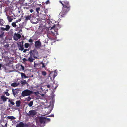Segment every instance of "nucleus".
Masks as SVG:
<instances>
[{
  "instance_id": "obj_1",
  "label": "nucleus",
  "mask_w": 127,
  "mask_h": 127,
  "mask_svg": "<svg viewBox=\"0 0 127 127\" xmlns=\"http://www.w3.org/2000/svg\"><path fill=\"white\" fill-rule=\"evenodd\" d=\"M33 91L27 89L22 92L21 94V95L23 97L30 95L32 94Z\"/></svg>"
},
{
  "instance_id": "obj_2",
  "label": "nucleus",
  "mask_w": 127,
  "mask_h": 127,
  "mask_svg": "<svg viewBox=\"0 0 127 127\" xmlns=\"http://www.w3.org/2000/svg\"><path fill=\"white\" fill-rule=\"evenodd\" d=\"M70 10L64 9L62 8V11L60 13V15L61 17H65L67 15V13Z\"/></svg>"
},
{
  "instance_id": "obj_3",
  "label": "nucleus",
  "mask_w": 127,
  "mask_h": 127,
  "mask_svg": "<svg viewBox=\"0 0 127 127\" xmlns=\"http://www.w3.org/2000/svg\"><path fill=\"white\" fill-rule=\"evenodd\" d=\"M64 6L62 7V8L70 10V5L69 2L68 1L66 0L64 1Z\"/></svg>"
},
{
  "instance_id": "obj_4",
  "label": "nucleus",
  "mask_w": 127,
  "mask_h": 127,
  "mask_svg": "<svg viewBox=\"0 0 127 127\" xmlns=\"http://www.w3.org/2000/svg\"><path fill=\"white\" fill-rule=\"evenodd\" d=\"M30 55L32 56L33 58L36 59L37 58L38 54V52L36 50H31L30 52Z\"/></svg>"
},
{
  "instance_id": "obj_5",
  "label": "nucleus",
  "mask_w": 127,
  "mask_h": 127,
  "mask_svg": "<svg viewBox=\"0 0 127 127\" xmlns=\"http://www.w3.org/2000/svg\"><path fill=\"white\" fill-rule=\"evenodd\" d=\"M36 113V111L32 110L29 111V113L26 114V116L33 117Z\"/></svg>"
},
{
  "instance_id": "obj_6",
  "label": "nucleus",
  "mask_w": 127,
  "mask_h": 127,
  "mask_svg": "<svg viewBox=\"0 0 127 127\" xmlns=\"http://www.w3.org/2000/svg\"><path fill=\"white\" fill-rule=\"evenodd\" d=\"M34 13L33 14V16L32 17L31 21L32 23L36 24L38 22V20L37 18H35Z\"/></svg>"
},
{
  "instance_id": "obj_7",
  "label": "nucleus",
  "mask_w": 127,
  "mask_h": 127,
  "mask_svg": "<svg viewBox=\"0 0 127 127\" xmlns=\"http://www.w3.org/2000/svg\"><path fill=\"white\" fill-rule=\"evenodd\" d=\"M41 43L39 40L36 41L35 42L34 45L37 49H39L41 46Z\"/></svg>"
},
{
  "instance_id": "obj_8",
  "label": "nucleus",
  "mask_w": 127,
  "mask_h": 127,
  "mask_svg": "<svg viewBox=\"0 0 127 127\" xmlns=\"http://www.w3.org/2000/svg\"><path fill=\"white\" fill-rule=\"evenodd\" d=\"M5 26L6 27L5 28L1 27H0L1 30L3 31H8L10 28V26L8 25H5Z\"/></svg>"
},
{
  "instance_id": "obj_9",
  "label": "nucleus",
  "mask_w": 127,
  "mask_h": 127,
  "mask_svg": "<svg viewBox=\"0 0 127 127\" xmlns=\"http://www.w3.org/2000/svg\"><path fill=\"white\" fill-rule=\"evenodd\" d=\"M21 37V35L19 34L16 33H15L14 36V39L15 40L17 41L20 39Z\"/></svg>"
},
{
  "instance_id": "obj_10",
  "label": "nucleus",
  "mask_w": 127,
  "mask_h": 127,
  "mask_svg": "<svg viewBox=\"0 0 127 127\" xmlns=\"http://www.w3.org/2000/svg\"><path fill=\"white\" fill-rule=\"evenodd\" d=\"M22 42V43L20 42H19V44H18V45L19 49L23 51L24 50V48L23 47V41Z\"/></svg>"
},
{
  "instance_id": "obj_11",
  "label": "nucleus",
  "mask_w": 127,
  "mask_h": 127,
  "mask_svg": "<svg viewBox=\"0 0 127 127\" xmlns=\"http://www.w3.org/2000/svg\"><path fill=\"white\" fill-rule=\"evenodd\" d=\"M46 118L44 117H41L39 118V121L41 124H44L45 122Z\"/></svg>"
},
{
  "instance_id": "obj_12",
  "label": "nucleus",
  "mask_w": 127,
  "mask_h": 127,
  "mask_svg": "<svg viewBox=\"0 0 127 127\" xmlns=\"http://www.w3.org/2000/svg\"><path fill=\"white\" fill-rule=\"evenodd\" d=\"M3 68L6 72H9L10 69V67L7 65H4L3 67Z\"/></svg>"
},
{
  "instance_id": "obj_13",
  "label": "nucleus",
  "mask_w": 127,
  "mask_h": 127,
  "mask_svg": "<svg viewBox=\"0 0 127 127\" xmlns=\"http://www.w3.org/2000/svg\"><path fill=\"white\" fill-rule=\"evenodd\" d=\"M24 124L22 122H20L19 124H17L16 127H25Z\"/></svg>"
},
{
  "instance_id": "obj_14",
  "label": "nucleus",
  "mask_w": 127,
  "mask_h": 127,
  "mask_svg": "<svg viewBox=\"0 0 127 127\" xmlns=\"http://www.w3.org/2000/svg\"><path fill=\"white\" fill-rule=\"evenodd\" d=\"M33 58L32 56L30 55V56L28 59V61L31 63L35 59H34V58Z\"/></svg>"
},
{
  "instance_id": "obj_15",
  "label": "nucleus",
  "mask_w": 127,
  "mask_h": 127,
  "mask_svg": "<svg viewBox=\"0 0 127 127\" xmlns=\"http://www.w3.org/2000/svg\"><path fill=\"white\" fill-rule=\"evenodd\" d=\"M1 99L2 100L3 102H5L7 101V99L8 98L7 97H5V96L4 95H2L1 96Z\"/></svg>"
},
{
  "instance_id": "obj_16",
  "label": "nucleus",
  "mask_w": 127,
  "mask_h": 127,
  "mask_svg": "<svg viewBox=\"0 0 127 127\" xmlns=\"http://www.w3.org/2000/svg\"><path fill=\"white\" fill-rule=\"evenodd\" d=\"M33 14H31L30 15L27 16L26 18V20L27 21L28 20H30L31 21V20H32V18L33 16Z\"/></svg>"
},
{
  "instance_id": "obj_17",
  "label": "nucleus",
  "mask_w": 127,
  "mask_h": 127,
  "mask_svg": "<svg viewBox=\"0 0 127 127\" xmlns=\"http://www.w3.org/2000/svg\"><path fill=\"white\" fill-rule=\"evenodd\" d=\"M19 73L21 74V78H28V77L26 76L24 73L20 72H19Z\"/></svg>"
},
{
  "instance_id": "obj_18",
  "label": "nucleus",
  "mask_w": 127,
  "mask_h": 127,
  "mask_svg": "<svg viewBox=\"0 0 127 127\" xmlns=\"http://www.w3.org/2000/svg\"><path fill=\"white\" fill-rule=\"evenodd\" d=\"M7 18L9 22H11L13 20V19L12 18V17L11 16H9L8 15H7Z\"/></svg>"
},
{
  "instance_id": "obj_19",
  "label": "nucleus",
  "mask_w": 127,
  "mask_h": 127,
  "mask_svg": "<svg viewBox=\"0 0 127 127\" xmlns=\"http://www.w3.org/2000/svg\"><path fill=\"white\" fill-rule=\"evenodd\" d=\"M19 69L20 70H23L24 69V67L22 64L18 66Z\"/></svg>"
},
{
  "instance_id": "obj_20",
  "label": "nucleus",
  "mask_w": 127,
  "mask_h": 127,
  "mask_svg": "<svg viewBox=\"0 0 127 127\" xmlns=\"http://www.w3.org/2000/svg\"><path fill=\"white\" fill-rule=\"evenodd\" d=\"M46 29H45V28H43V29H42V30H41L40 31L38 32H37V34H38V35H42V34H43V31H44V30H45Z\"/></svg>"
},
{
  "instance_id": "obj_21",
  "label": "nucleus",
  "mask_w": 127,
  "mask_h": 127,
  "mask_svg": "<svg viewBox=\"0 0 127 127\" xmlns=\"http://www.w3.org/2000/svg\"><path fill=\"white\" fill-rule=\"evenodd\" d=\"M12 92L13 94V95L14 96H15L16 94H18V91L17 90H16V89L14 90L13 89L12 90Z\"/></svg>"
},
{
  "instance_id": "obj_22",
  "label": "nucleus",
  "mask_w": 127,
  "mask_h": 127,
  "mask_svg": "<svg viewBox=\"0 0 127 127\" xmlns=\"http://www.w3.org/2000/svg\"><path fill=\"white\" fill-rule=\"evenodd\" d=\"M40 7L36 8L35 9L36 12H37V15H38L39 14V11H40Z\"/></svg>"
},
{
  "instance_id": "obj_23",
  "label": "nucleus",
  "mask_w": 127,
  "mask_h": 127,
  "mask_svg": "<svg viewBox=\"0 0 127 127\" xmlns=\"http://www.w3.org/2000/svg\"><path fill=\"white\" fill-rule=\"evenodd\" d=\"M4 23V21L2 19H0V25L3 26Z\"/></svg>"
},
{
  "instance_id": "obj_24",
  "label": "nucleus",
  "mask_w": 127,
  "mask_h": 127,
  "mask_svg": "<svg viewBox=\"0 0 127 127\" xmlns=\"http://www.w3.org/2000/svg\"><path fill=\"white\" fill-rule=\"evenodd\" d=\"M39 65H41L42 67V68H45V64L42 62H41L39 64Z\"/></svg>"
},
{
  "instance_id": "obj_25",
  "label": "nucleus",
  "mask_w": 127,
  "mask_h": 127,
  "mask_svg": "<svg viewBox=\"0 0 127 127\" xmlns=\"http://www.w3.org/2000/svg\"><path fill=\"white\" fill-rule=\"evenodd\" d=\"M18 84L16 83H12L11 86L13 87H15L18 86Z\"/></svg>"
},
{
  "instance_id": "obj_26",
  "label": "nucleus",
  "mask_w": 127,
  "mask_h": 127,
  "mask_svg": "<svg viewBox=\"0 0 127 127\" xmlns=\"http://www.w3.org/2000/svg\"><path fill=\"white\" fill-rule=\"evenodd\" d=\"M20 101H17L16 102V106L17 107H19L20 106Z\"/></svg>"
},
{
  "instance_id": "obj_27",
  "label": "nucleus",
  "mask_w": 127,
  "mask_h": 127,
  "mask_svg": "<svg viewBox=\"0 0 127 127\" xmlns=\"http://www.w3.org/2000/svg\"><path fill=\"white\" fill-rule=\"evenodd\" d=\"M8 118L9 119L11 120H14L15 119V118L13 116H8Z\"/></svg>"
},
{
  "instance_id": "obj_28",
  "label": "nucleus",
  "mask_w": 127,
  "mask_h": 127,
  "mask_svg": "<svg viewBox=\"0 0 127 127\" xmlns=\"http://www.w3.org/2000/svg\"><path fill=\"white\" fill-rule=\"evenodd\" d=\"M16 23L15 22H13L11 24L12 26L15 28L17 27L18 26L16 25Z\"/></svg>"
},
{
  "instance_id": "obj_29",
  "label": "nucleus",
  "mask_w": 127,
  "mask_h": 127,
  "mask_svg": "<svg viewBox=\"0 0 127 127\" xmlns=\"http://www.w3.org/2000/svg\"><path fill=\"white\" fill-rule=\"evenodd\" d=\"M30 45L29 43H26L25 44V46L26 48H28L29 46Z\"/></svg>"
},
{
  "instance_id": "obj_30",
  "label": "nucleus",
  "mask_w": 127,
  "mask_h": 127,
  "mask_svg": "<svg viewBox=\"0 0 127 127\" xmlns=\"http://www.w3.org/2000/svg\"><path fill=\"white\" fill-rule=\"evenodd\" d=\"M33 102L32 101H31L28 104V105L30 107H31L33 105Z\"/></svg>"
},
{
  "instance_id": "obj_31",
  "label": "nucleus",
  "mask_w": 127,
  "mask_h": 127,
  "mask_svg": "<svg viewBox=\"0 0 127 127\" xmlns=\"http://www.w3.org/2000/svg\"><path fill=\"white\" fill-rule=\"evenodd\" d=\"M42 74L43 75L45 76L46 74V73L45 71H43L42 72Z\"/></svg>"
},
{
  "instance_id": "obj_32",
  "label": "nucleus",
  "mask_w": 127,
  "mask_h": 127,
  "mask_svg": "<svg viewBox=\"0 0 127 127\" xmlns=\"http://www.w3.org/2000/svg\"><path fill=\"white\" fill-rule=\"evenodd\" d=\"M23 61L24 62H26L27 61H28V59H26L25 58H24L23 59Z\"/></svg>"
},
{
  "instance_id": "obj_33",
  "label": "nucleus",
  "mask_w": 127,
  "mask_h": 127,
  "mask_svg": "<svg viewBox=\"0 0 127 127\" xmlns=\"http://www.w3.org/2000/svg\"><path fill=\"white\" fill-rule=\"evenodd\" d=\"M4 94H5L6 95H7L8 96H9L10 95L9 93L7 92H5Z\"/></svg>"
},
{
  "instance_id": "obj_34",
  "label": "nucleus",
  "mask_w": 127,
  "mask_h": 127,
  "mask_svg": "<svg viewBox=\"0 0 127 127\" xmlns=\"http://www.w3.org/2000/svg\"><path fill=\"white\" fill-rule=\"evenodd\" d=\"M21 21V19H19L17 20H16V21H15V22L16 23H17V22H20Z\"/></svg>"
},
{
  "instance_id": "obj_35",
  "label": "nucleus",
  "mask_w": 127,
  "mask_h": 127,
  "mask_svg": "<svg viewBox=\"0 0 127 127\" xmlns=\"http://www.w3.org/2000/svg\"><path fill=\"white\" fill-rule=\"evenodd\" d=\"M60 2L61 4H62V5H63V6H64V1H60Z\"/></svg>"
},
{
  "instance_id": "obj_36",
  "label": "nucleus",
  "mask_w": 127,
  "mask_h": 127,
  "mask_svg": "<svg viewBox=\"0 0 127 127\" xmlns=\"http://www.w3.org/2000/svg\"><path fill=\"white\" fill-rule=\"evenodd\" d=\"M9 101L10 102V103L12 104L13 105H14V104H15V103H14V102H12V101H10V100H9Z\"/></svg>"
},
{
  "instance_id": "obj_37",
  "label": "nucleus",
  "mask_w": 127,
  "mask_h": 127,
  "mask_svg": "<svg viewBox=\"0 0 127 127\" xmlns=\"http://www.w3.org/2000/svg\"><path fill=\"white\" fill-rule=\"evenodd\" d=\"M29 42L32 43V42L33 40L31 39H30L29 40Z\"/></svg>"
},
{
  "instance_id": "obj_38",
  "label": "nucleus",
  "mask_w": 127,
  "mask_h": 127,
  "mask_svg": "<svg viewBox=\"0 0 127 127\" xmlns=\"http://www.w3.org/2000/svg\"><path fill=\"white\" fill-rule=\"evenodd\" d=\"M9 32L11 34H12L13 32V30L12 29H11L9 31Z\"/></svg>"
},
{
  "instance_id": "obj_39",
  "label": "nucleus",
  "mask_w": 127,
  "mask_h": 127,
  "mask_svg": "<svg viewBox=\"0 0 127 127\" xmlns=\"http://www.w3.org/2000/svg\"><path fill=\"white\" fill-rule=\"evenodd\" d=\"M50 3V2H49V0H47L45 2V3L46 4H49V3Z\"/></svg>"
},
{
  "instance_id": "obj_40",
  "label": "nucleus",
  "mask_w": 127,
  "mask_h": 127,
  "mask_svg": "<svg viewBox=\"0 0 127 127\" xmlns=\"http://www.w3.org/2000/svg\"><path fill=\"white\" fill-rule=\"evenodd\" d=\"M57 74V73H55H55L54 74V75H53V78H55V76H56V74Z\"/></svg>"
},
{
  "instance_id": "obj_41",
  "label": "nucleus",
  "mask_w": 127,
  "mask_h": 127,
  "mask_svg": "<svg viewBox=\"0 0 127 127\" xmlns=\"http://www.w3.org/2000/svg\"><path fill=\"white\" fill-rule=\"evenodd\" d=\"M30 12H31V13H32V12H33V9H31L30 10Z\"/></svg>"
},
{
  "instance_id": "obj_42",
  "label": "nucleus",
  "mask_w": 127,
  "mask_h": 127,
  "mask_svg": "<svg viewBox=\"0 0 127 127\" xmlns=\"http://www.w3.org/2000/svg\"><path fill=\"white\" fill-rule=\"evenodd\" d=\"M38 64H36L35 62H34V66H36V65H37Z\"/></svg>"
},
{
  "instance_id": "obj_43",
  "label": "nucleus",
  "mask_w": 127,
  "mask_h": 127,
  "mask_svg": "<svg viewBox=\"0 0 127 127\" xmlns=\"http://www.w3.org/2000/svg\"><path fill=\"white\" fill-rule=\"evenodd\" d=\"M47 87L48 88H50V85H47Z\"/></svg>"
},
{
  "instance_id": "obj_44",
  "label": "nucleus",
  "mask_w": 127,
  "mask_h": 127,
  "mask_svg": "<svg viewBox=\"0 0 127 127\" xmlns=\"http://www.w3.org/2000/svg\"><path fill=\"white\" fill-rule=\"evenodd\" d=\"M28 98H29L30 99H28V100H27V101H29L30 100V99H31V97H29Z\"/></svg>"
},
{
  "instance_id": "obj_45",
  "label": "nucleus",
  "mask_w": 127,
  "mask_h": 127,
  "mask_svg": "<svg viewBox=\"0 0 127 127\" xmlns=\"http://www.w3.org/2000/svg\"><path fill=\"white\" fill-rule=\"evenodd\" d=\"M46 119L48 120V121H50V119L49 118H46Z\"/></svg>"
},
{
  "instance_id": "obj_46",
  "label": "nucleus",
  "mask_w": 127,
  "mask_h": 127,
  "mask_svg": "<svg viewBox=\"0 0 127 127\" xmlns=\"http://www.w3.org/2000/svg\"><path fill=\"white\" fill-rule=\"evenodd\" d=\"M27 49H24L23 51V52L25 53L26 52V51H27Z\"/></svg>"
},
{
  "instance_id": "obj_47",
  "label": "nucleus",
  "mask_w": 127,
  "mask_h": 127,
  "mask_svg": "<svg viewBox=\"0 0 127 127\" xmlns=\"http://www.w3.org/2000/svg\"><path fill=\"white\" fill-rule=\"evenodd\" d=\"M54 115L53 114H52L50 115V116L52 117H54Z\"/></svg>"
},
{
  "instance_id": "obj_48",
  "label": "nucleus",
  "mask_w": 127,
  "mask_h": 127,
  "mask_svg": "<svg viewBox=\"0 0 127 127\" xmlns=\"http://www.w3.org/2000/svg\"><path fill=\"white\" fill-rule=\"evenodd\" d=\"M2 66V64H0V70L1 69V67Z\"/></svg>"
},
{
  "instance_id": "obj_49",
  "label": "nucleus",
  "mask_w": 127,
  "mask_h": 127,
  "mask_svg": "<svg viewBox=\"0 0 127 127\" xmlns=\"http://www.w3.org/2000/svg\"><path fill=\"white\" fill-rule=\"evenodd\" d=\"M55 27V25L54 26H53L52 27V28H54V29Z\"/></svg>"
},
{
  "instance_id": "obj_50",
  "label": "nucleus",
  "mask_w": 127,
  "mask_h": 127,
  "mask_svg": "<svg viewBox=\"0 0 127 127\" xmlns=\"http://www.w3.org/2000/svg\"><path fill=\"white\" fill-rule=\"evenodd\" d=\"M22 32V30H20L18 32L20 33Z\"/></svg>"
},
{
  "instance_id": "obj_51",
  "label": "nucleus",
  "mask_w": 127,
  "mask_h": 127,
  "mask_svg": "<svg viewBox=\"0 0 127 127\" xmlns=\"http://www.w3.org/2000/svg\"><path fill=\"white\" fill-rule=\"evenodd\" d=\"M2 61L1 59H0V61Z\"/></svg>"
},
{
  "instance_id": "obj_52",
  "label": "nucleus",
  "mask_w": 127,
  "mask_h": 127,
  "mask_svg": "<svg viewBox=\"0 0 127 127\" xmlns=\"http://www.w3.org/2000/svg\"><path fill=\"white\" fill-rule=\"evenodd\" d=\"M57 87H55V89H56V88Z\"/></svg>"
},
{
  "instance_id": "obj_53",
  "label": "nucleus",
  "mask_w": 127,
  "mask_h": 127,
  "mask_svg": "<svg viewBox=\"0 0 127 127\" xmlns=\"http://www.w3.org/2000/svg\"><path fill=\"white\" fill-rule=\"evenodd\" d=\"M46 91H48V90H47H47H46Z\"/></svg>"
}]
</instances>
